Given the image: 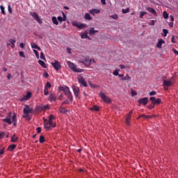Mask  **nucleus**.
Wrapping results in <instances>:
<instances>
[{"label":"nucleus","mask_w":178,"mask_h":178,"mask_svg":"<svg viewBox=\"0 0 178 178\" xmlns=\"http://www.w3.org/2000/svg\"><path fill=\"white\" fill-rule=\"evenodd\" d=\"M2 121L8 124H12L13 122L14 126L16 127V122H17L16 113H13V115L12 112L8 113V115L6 117V118L3 119Z\"/></svg>","instance_id":"1"},{"label":"nucleus","mask_w":178,"mask_h":178,"mask_svg":"<svg viewBox=\"0 0 178 178\" xmlns=\"http://www.w3.org/2000/svg\"><path fill=\"white\" fill-rule=\"evenodd\" d=\"M59 88L61 91H63L67 99H69L71 102H73V95H72V92H70V89L69 88V87L60 86Z\"/></svg>","instance_id":"2"},{"label":"nucleus","mask_w":178,"mask_h":178,"mask_svg":"<svg viewBox=\"0 0 178 178\" xmlns=\"http://www.w3.org/2000/svg\"><path fill=\"white\" fill-rule=\"evenodd\" d=\"M175 84L173 79H163V86L165 91H168L169 87H172Z\"/></svg>","instance_id":"3"},{"label":"nucleus","mask_w":178,"mask_h":178,"mask_svg":"<svg viewBox=\"0 0 178 178\" xmlns=\"http://www.w3.org/2000/svg\"><path fill=\"white\" fill-rule=\"evenodd\" d=\"M67 65L69 66V67L73 70V72H75L76 73H81L83 72V70L80 69V68H77V67L76 66V65H74V63L68 61L67 62Z\"/></svg>","instance_id":"4"},{"label":"nucleus","mask_w":178,"mask_h":178,"mask_svg":"<svg viewBox=\"0 0 178 178\" xmlns=\"http://www.w3.org/2000/svg\"><path fill=\"white\" fill-rule=\"evenodd\" d=\"M92 59H90L89 57H83V58H81L79 60V62L81 63H83V65H86V66H90L91 65Z\"/></svg>","instance_id":"5"},{"label":"nucleus","mask_w":178,"mask_h":178,"mask_svg":"<svg viewBox=\"0 0 178 178\" xmlns=\"http://www.w3.org/2000/svg\"><path fill=\"white\" fill-rule=\"evenodd\" d=\"M72 24L74 27H77V29H80L81 30L83 29H86V27H87V24H81L80 22H77L76 21L72 22Z\"/></svg>","instance_id":"6"},{"label":"nucleus","mask_w":178,"mask_h":178,"mask_svg":"<svg viewBox=\"0 0 178 178\" xmlns=\"http://www.w3.org/2000/svg\"><path fill=\"white\" fill-rule=\"evenodd\" d=\"M24 113L26 115V116H29L30 113H33V108H30L29 105H24Z\"/></svg>","instance_id":"7"},{"label":"nucleus","mask_w":178,"mask_h":178,"mask_svg":"<svg viewBox=\"0 0 178 178\" xmlns=\"http://www.w3.org/2000/svg\"><path fill=\"white\" fill-rule=\"evenodd\" d=\"M51 65L53 66L54 69L56 70V72L59 71L62 67V65H60V63H59L58 60H54V63H51Z\"/></svg>","instance_id":"8"},{"label":"nucleus","mask_w":178,"mask_h":178,"mask_svg":"<svg viewBox=\"0 0 178 178\" xmlns=\"http://www.w3.org/2000/svg\"><path fill=\"white\" fill-rule=\"evenodd\" d=\"M149 100L151 101L153 105H159L162 102L161 99H156L155 98V97H149Z\"/></svg>","instance_id":"9"},{"label":"nucleus","mask_w":178,"mask_h":178,"mask_svg":"<svg viewBox=\"0 0 178 178\" xmlns=\"http://www.w3.org/2000/svg\"><path fill=\"white\" fill-rule=\"evenodd\" d=\"M99 96L102 98V99H103V101H104V102H106V104H110L111 99L109 97H108L106 96V95H105V93L102 92L99 93Z\"/></svg>","instance_id":"10"},{"label":"nucleus","mask_w":178,"mask_h":178,"mask_svg":"<svg viewBox=\"0 0 178 178\" xmlns=\"http://www.w3.org/2000/svg\"><path fill=\"white\" fill-rule=\"evenodd\" d=\"M77 79L80 84H81L83 87H87V81H86V79H84V77H83L81 75H79Z\"/></svg>","instance_id":"11"},{"label":"nucleus","mask_w":178,"mask_h":178,"mask_svg":"<svg viewBox=\"0 0 178 178\" xmlns=\"http://www.w3.org/2000/svg\"><path fill=\"white\" fill-rule=\"evenodd\" d=\"M72 88L74 91V94L76 98H79V95H80V88L79 87H76V86L73 85Z\"/></svg>","instance_id":"12"},{"label":"nucleus","mask_w":178,"mask_h":178,"mask_svg":"<svg viewBox=\"0 0 178 178\" xmlns=\"http://www.w3.org/2000/svg\"><path fill=\"white\" fill-rule=\"evenodd\" d=\"M138 102L139 104V106L142 104V105H144V106H145V105L148 104V97H143V98L139 99L138 100Z\"/></svg>","instance_id":"13"},{"label":"nucleus","mask_w":178,"mask_h":178,"mask_svg":"<svg viewBox=\"0 0 178 178\" xmlns=\"http://www.w3.org/2000/svg\"><path fill=\"white\" fill-rule=\"evenodd\" d=\"M32 17H33V19H35V20H36V22H38V23H39L40 24H42V21L41 20V19H40V16H38V14H37V13H33L31 14Z\"/></svg>","instance_id":"14"},{"label":"nucleus","mask_w":178,"mask_h":178,"mask_svg":"<svg viewBox=\"0 0 178 178\" xmlns=\"http://www.w3.org/2000/svg\"><path fill=\"white\" fill-rule=\"evenodd\" d=\"M31 98V92H28L26 95H24L22 98L20 99L21 102L23 101H28V99H30Z\"/></svg>","instance_id":"15"},{"label":"nucleus","mask_w":178,"mask_h":178,"mask_svg":"<svg viewBox=\"0 0 178 178\" xmlns=\"http://www.w3.org/2000/svg\"><path fill=\"white\" fill-rule=\"evenodd\" d=\"M89 13H90L91 15H92L94 16V15H98V14L101 13V10L93 8L92 10H90Z\"/></svg>","instance_id":"16"},{"label":"nucleus","mask_w":178,"mask_h":178,"mask_svg":"<svg viewBox=\"0 0 178 178\" xmlns=\"http://www.w3.org/2000/svg\"><path fill=\"white\" fill-rule=\"evenodd\" d=\"M35 111V112H42L44 111V104L36 106Z\"/></svg>","instance_id":"17"},{"label":"nucleus","mask_w":178,"mask_h":178,"mask_svg":"<svg viewBox=\"0 0 178 178\" xmlns=\"http://www.w3.org/2000/svg\"><path fill=\"white\" fill-rule=\"evenodd\" d=\"M162 44H165V42L162 38L159 39L158 42L156 44L157 48H162Z\"/></svg>","instance_id":"18"},{"label":"nucleus","mask_w":178,"mask_h":178,"mask_svg":"<svg viewBox=\"0 0 178 178\" xmlns=\"http://www.w3.org/2000/svg\"><path fill=\"white\" fill-rule=\"evenodd\" d=\"M146 10H147L150 13H152L154 16H157L156 15V10H155L154 8L151 7L146 8Z\"/></svg>","instance_id":"19"},{"label":"nucleus","mask_w":178,"mask_h":178,"mask_svg":"<svg viewBox=\"0 0 178 178\" xmlns=\"http://www.w3.org/2000/svg\"><path fill=\"white\" fill-rule=\"evenodd\" d=\"M141 118H143V119H152V118H154V115H147L142 114L138 116V119H140Z\"/></svg>","instance_id":"20"},{"label":"nucleus","mask_w":178,"mask_h":178,"mask_svg":"<svg viewBox=\"0 0 178 178\" xmlns=\"http://www.w3.org/2000/svg\"><path fill=\"white\" fill-rule=\"evenodd\" d=\"M63 17H58L57 19L58 22H66V15H65V13H63Z\"/></svg>","instance_id":"21"},{"label":"nucleus","mask_w":178,"mask_h":178,"mask_svg":"<svg viewBox=\"0 0 178 178\" xmlns=\"http://www.w3.org/2000/svg\"><path fill=\"white\" fill-rule=\"evenodd\" d=\"M31 48H33V49H38V51H41V47H38V45H37L35 43L32 42L31 44Z\"/></svg>","instance_id":"22"},{"label":"nucleus","mask_w":178,"mask_h":178,"mask_svg":"<svg viewBox=\"0 0 178 178\" xmlns=\"http://www.w3.org/2000/svg\"><path fill=\"white\" fill-rule=\"evenodd\" d=\"M49 101H56V95H55V94L51 93L50 94L49 97Z\"/></svg>","instance_id":"23"},{"label":"nucleus","mask_w":178,"mask_h":178,"mask_svg":"<svg viewBox=\"0 0 178 178\" xmlns=\"http://www.w3.org/2000/svg\"><path fill=\"white\" fill-rule=\"evenodd\" d=\"M47 124L51 126V127H56V124H52V120H49L47 122H45Z\"/></svg>","instance_id":"24"},{"label":"nucleus","mask_w":178,"mask_h":178,"mask_svg":"<svg viewBox=\"0 0 178 178\" xmlns=\"http://www.w3.org/2000/svg\"><path fill=\"white\" fill-rule=\"evenodd\" d=\"M58 111L60 113H66L67 112V110L62 106L59 107Z\"/></svg>","instance_id":"25"},{"label":"nucleus","mask_w":178,"mask_h":178,"mask_svg":"<svg viewBox=\"0 0 178 178\" xmlns=\"http://www.w3.org/2000/svg\"><path fill=\"white\" fill-rule=\"evenodd\" d=\"M8 42H10V44H11V45H10L11 48H13V49L15 48V43L16 42V40L15 39H10L8 40Z\"/></svg>","instance_id":"26"},{"label":"nucleus","mask_w":178,"mask_h":178,"mask_svg":"<svg viewBox=\"0 0 178 178\" xmlns=\"http://www.w3.org/2000/svg\"><path fill=\"white\" fill-rule=\"evenodd\" d=\"M95 33H98V31L94 30V27L90 28V30L89 31L90 35H94V34H95Z\"/></svg>","instance_id":"27"},{"label":"nucleus","mask_w":178,"mask_h":178,"mask_svg":"<svg viewBox=\"0 0 178 178\" xmlns=\"http://www.w3.org/2000/svg\"><path fill=\"white\" fill-rule=\"evenodd\" d=\"M17 140H19V138L17 136H16L15 134H14L11 137V143H16V142H17Z\"/></svg>","instance_id":"28"},{"label":"nucleus","mask_w":178,"mask_h":178,"mask_svg":"<svg viewBox=\"0 0 178 178\" xmlns=\"http://www.w3.org/2000/svg\"><path fill=\"white\" fill-rule=\"evenodd\" d=\"M39 65L42 66V67H44V69L47 68V65H45V63L43 60H38Z\"/></svg>","instance_id":"29"},{"label":"nucleus","mask_w":178,"mask_h":178,"mask_svg":"<svg viewBox=\"0 0 178 178\" xmlns=\"http://www.w3.org/2000/svg\"><path fill=\"white\" fill-rule=\"evenodd\" d=\"M51 20H52L54 24H56V26H58V24H59V22H58V19H56V17H52Z\"/></svg>","instance_id":"30"},{"label":"nucleus","mask_w":178,"mask_h":178,"mask_svg":"<svg viewBox=\"0 0 178 178\" xmlns=\"http://www.w3.org/2000/svg\"><path fill=\"white\" fill-rule=\"evenodd\" d=\"M90 110L95 111V112H98V111H99V107L97 106H93Z\"/></svg>","instance_id":"31"},{"label":"nucleus","mask_w":178,"mask_h":178,"mask_svg":"<svg viewBox=\"0 0 178 178\" xmlns=\"http://www.w3.org/2000/svg\"><path fill=\"white\" fill-rule=\"evenodd\" d=\"M85 19H86V20H92V17H91V16H90L89 13L85 14Z\"/></svg>","instance_id":"32"},{"label":"nucleus","mask_w":178,"mask_h":178,"mask_svg":"<svg viewBox=\"0 0 178 178\" xmlns=\"http://www.w3.org/2000/svg\"><path fill=\"white\" fill-rule=\"evenodd\" d=\"M16 148V145H11L8 147V151H13Z\"/></svg>","instance_id":"33"},{"label":"nucleus","mask_w":178,"mask_h":178,"mask_svg":"<svg viewBox=\"0 0 178 178\" xmlns=\"http://www.w3.org/2000/svg\"><path fill=\"white\" fill-rule=\"evenodd\" d=\"M147 15V12H145V11H140V12L139 17H140V19H143V18L144 17V15Z\"/></svg>","instance_id":"34"},{"label":"nucleus","mask_w":178,"mask_h":178,"mask_svg":"<svg viewBox=\"0 0 178 178\" xmlns=\"http://www.w3.org/2000/svg\"><path fill=\"white\" fill-rule=\"evenodd\" d=\"M39 141L41 144H42V143L45 142V138L44 137V136H40V139Z\"/></svg>","instance_id":"35"},{"label":"nucleus","mask_w":178,"mask_h":178,"mask_svg":"<svg viewBox=\"0 0 178 178\" xmlns=\"http://www.w3.org/2000/svg\"><path fill=\"white\" fill-rule=\"evenodd\" d=\"M81 38H88V40H91V38H90V36H88V35H87V33H83L81 35Z\"/></svg>","instance_id":"36"},{"label":"nucleus","mask_w":178,"mask_h":178,"mask_svg":"<svg viewBox=\"0 0 178 178\" xmlns=\"http://www.w3.org/2000/svg\"><path fill=\"white\" fill-rule=\"evenodd\" d=\"M122 13H129V12H130V8H127L126 9L122 8Z\"/></svg>","instance_id":"37"},{"label":"nucleus","mask_w":178,"mask_h":178,"mask_svg":"<svg viewBox=\"0 0 178 178\" xmlns=\"http://www.w3.org/2000/svg\"><path fill=\"white\" fill-rule=\"evenodd\" d=\"M0 9L1 10L2 15H6V13L5 12V7L3 6H0Z\"/></svg>","instance_id":"38"},{"label":"nucleus","mask_w":178,"mask_h":178,"mask_svg":"<svg viewBox=\"0 0 178 178\" xmlns=\"http://www.w3.org/2000/svg\"><path fill=\"white\" fill-rule=\"evenodd\" d=\"M163 16L164 19H168L169 17V15L168 14V13L166 11H163Z\"/></svg>","instance_id":"39"},{"label":"nucleus","mask_w":178,"mask_h":178,"mask_svg":"<svg viewBox=\"0 0 178 178\" xmlns=\"http://www.w3.org/2000/svg\"><path fill=\"white\" fill-rule=\"evenodd\" d=\"M131 78H130V76H129V74H127L124 77H122V81H124V80H131Z\"/></svg>","instance_id":"40"},{"label":"nucleus","mask_w":178,"mask_h":178,"mask_svg":"<svg viewBox=\"0 0 178 178\" xmlns=\"http://www.w3.org/2000/svg\"><path fill=\"white\" fill-rule=\"evenodd\" d=\"M48 94H49V92L48 90V88H47V86H45L44 90V95H48Z\"/></svg>","instance_id":"41"},{"label":"nucleus","mask_w":178,"mask_h":178,"mask_svg":"<svg viewBox=\"0 0 178 178\" xmlns=\"http://www.w3.org/2000/svg\"><path fill=\"white\" fill-rule=\"evenodd\" d=\"M110 17H111V19H114V20H118V19H119V17L116 14L111 15Z\"/></svg>","instance_id":"42"},{"label":"nucleus","mask_w":178,"mask_h":178,"mask_svg":"<svg viewBox=\"0 0 178 178\" xmlns=\"http://www.w3.org/2000/svg\"><path fill=\"white\" fill-rule=\"evenodd\" d=\"M119 72H120V70H115L113 72V74L114 76H119Z\"/></svg>","instance_id":"43"},{"label":"nucleus","mask_w":178,"mask_h":178,"mask_svg":"<svg viewBox=\"0 0 178 178\" xmlns=\"http://www.w3.org/2000/svg\"><path fill=\"white\" fill-rule=\"evenodd\" d=\"M33 52H34L36 58H38H38H40V54L38 53V51L33 49Z\"/></svg>","instance_id":"44"},{"label":"nucleus","mask_w":178,"mask_h":178,"mask_svg":"<svg viewBox=\"0 0 178 178\" xmlns=\"http://www.w3.org/2000/svg\"><path fill=\"white\" fill-rule=\"evenodd\" d=\"M163 37H166V35H168V33H169V31L167 29H163Z\"/></svg>","instance_id":"45"},{"label":"nucleus","mask_w":178,"mask_h":178,"mask_svg":"<svg viewBox=\"0 0 178 178\" xmlns=\"http://www.w3.org/2000/svg\"><path fill=\"white\" fill-rule=\"evenodd\" d=\"M44 127H45L46 130H51V127H52L50 126V125L47 124L44 122Z\"/></svg>","instance_id":"46"},{"label":"nucleus","mask_w":178,"mask_h":178,"mask_svg":"<svg viewBox=\"0 0 178 178\" xmlns=\"http://www.w3.org/2000/svg\"><path fill=\"white\" fill-rule=\"evenodd\" d=\"M45 87H47V88H51V87H52V85L49 83V81H47Z\"/></svg>","instance_id":"47"},{"label":"nucleus","mask_w":178,"mask_h":178,"mask_svg":"<svg viewBox=\"0 0 178 178\" xmlns=\"http://www.w3.org/2000/svg\"><path fill=\"white\" fill-rule=\"evenodd\" d=\"M171 41L173 44H176V38H175V35L172 36Z\"/></svg>","instance_id":"48"},{"label":"nucleus","mask_w":178,"mask_h":178,"mask_svg":"<svg viewBox=\"0 0 178 178\" xmlns=\"http://www.w3.org/2000/svg\"><path fill=\"white\" fill-rule=\"evenodd\" d=\"M131 94L132 97H136V95H137V92H136V90H131Z\"/></svg>","instance_id":"49"},{"label":"nucleus","mask_w":178,"mask_h":178,"mask_svg":"<svg viewBox=\"0 0 178 178\" xmlns=\"http://www.w3.org/2000/svg\"><path fill=\"white\" fill-rule=\"evenodd\" d=\"M19 56H22V58H26V56H24V52L23 51H19Z\"/></svg>","instance_id":"50"},{"label":"nucleus","mask_w":178,"mask_h":178,"mask_svg":"<svg viewBox=\"0 0 178 178\" xmlns=\"http://www.w3.org/2000/svg\"><path fill=\"white\" fill-rule=\"evenodd\" d=\"M40 59H43V60L45 59V55L44 54L43 52L40 53Z\"/></svg>","instance_id":"51"},{"label":"nucleus","mask_w":178,"mask_h":178,"mask_svg":"<svg viewBox=\"0 0 178 178\" xmlns=\"http://www.w3.org/2000/svg\"><path fill=\"white\" fill-rule=\"evenodd\" d=\"M62 105H69V100L65 99Z\"/></svg>","instance_id":"52"},{"label":"nucleus","mask_w":178,"mask_h":178,"mask_svg":"<svg viewBox=\"0 0 178 178\" xmlns=\"http://www.w3.org/2000/svg\"><path fill=\"white\" fill-rule=\"evenodd\" d=\"M8 9L9 13L12 14L13 10H12V8L10 7V5L8 6Z\"/></svg>","instance_id":"53"},{"label":"nucleus","mask_w":178,"mask_h":178,"mask_svg":"<svg viewBox=\"0 0 178 178\" xmlns=\"http://www.w3.org/2000/svg\"><path fill=\"white\" fill-rule=\"evenodd\" d=\"M149 95L152 97V95H156V91H152L149 92Z\"/></svg>","instance_id":"54"},{"label":"nucleus","mask_w":178,"mask_h":178,"mask_svg":"<svg viewBox=\"0 0 178 178\" xmlns=\"http://www.w3.org/2000/svg\"><path fill=\"white\" fill-rule=\"evenodd\" d=\"M44 109H49V106L48 104L43 105V111H44Z\"/></svg>","instance_id":"55"},{"label":"nucleus","mask_w":178,"mask_h":178,"mask_svg":"<svg viewBox=\"0 0 178 178\" xmlns=\"http://www.w3.org/2000/svg\"><path fill=\"white\" fill-rule=\"evenodd\" d=\"M4 152H5V148L0 149V156L1 155H3Z\"/></svg>","instance_id":"56"},{"label":"nucleus","mask_w":178,"mask_h":178,"mask_svg":"<svg viewBox=\"0 0 178 178\" xmlns=\"http://www.w3.org/2000/svg\"><path fill=\"white\" fill-rule=\"evenodd\" d=\"M148 108H149V109H154V108H155V105L152 104L149 106H148Z\"/></svg>","instance_id":"57"},{"label":"nucleus","mask_w":178,"mask_h":178,"mask_svg":"<svg viewBox=\"0 0 178 178\" xmlns=\"http://www.w3.org/2000/svg\"><path fill=\"white\" fill-rule=\"evenodd\" d=\"M49 74H48V72H44V77H45V79H48Z\"/></svg>","instance_id":"58"},{"label":"nucleus","mask_w":178,"mask_h":178,"mask_svg":"<svg viewBox=\"0 0 178 178\" xmlns=\"http://www.w3.org/2000/svg\"><path fill=\"white\" fill-rule=\"evenodd\" d=\"M172 51L174 52V54H175V55H178V51L176 50V49H172Z\"/></svg>","instance_id":"59"},{"label":"nucleus","mask_w":178,"mask_h":178,"mask_svg":"<svg viewBox=\"0 0 178 178\" xmlns=\"http://www.w3.org/2000/svg\"><path fill=\"white\" fill-rule=\"evenodd\" d=\"M52 119H55V116H54L53 115H50L49 120H52Z\"/></svg>","instance_id":"60"},{"label":"nucleus","mask_w":178,"mask_h":178,"mask_svg":"<svg viewBox=\"0 0 178 178\" xmlns=\"http://www.w3.org/2000/svg\"><path fill=\"white\" fill-rule=\"evenodd\" d=\"M36 130H37V133L38 134L41 133V127H38Z\"/></svg>","instance_id":"61"},{"label":"nucleus","mask_w":178,"mask_h":178,"mask_svg":"<svg viewBox=\"0 0 178 178\" xmlns=\"http://www.w3.org/2000/svg\"><path fill=\"white\" fill-rule=\"evenodd\" d=\"M19 47H20L21 48H22V49H24V43H20V44H19Z\"/></svg>","instance_id":"62"},{"label":"nucleus","mask_w":178,"mask_h":178,"mask_svg":"<svg viewBox=\"0 0 178 178\" xmlns=\"http://www.w3.org/2000/svg\"><path fill=\"white\" fill-rule=\"evenodd\" d=\"M126 124L128 125V126H130V120H126Z\"/></svg>","instance_id":"63"},{"label":"nucleus","mask_w":178,"mask_h":178,"mask_svg":"<svg viewBox=\"0 0 178 178\" xmlns=\"http://www.w3.org/2000/svg\"><path fill=\"white\" fill-rule=\"evenodd\" d=\"M120 69H126V67H126V66H124L123 65H120Z\"/></svg>","instance_id":"64"}]
</instances>
